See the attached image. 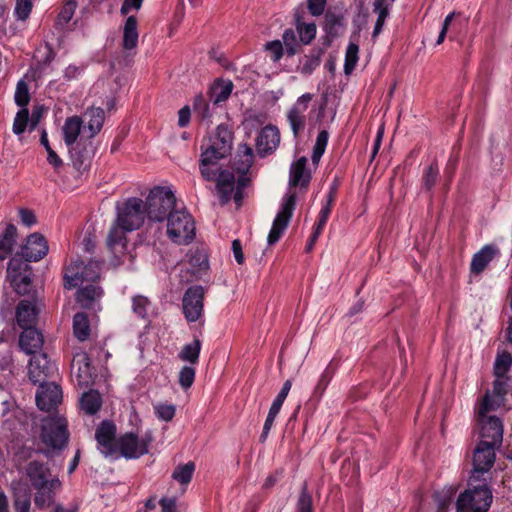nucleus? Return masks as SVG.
<instances>
[{"instance_id":"63","label":"nucleus","mask_w":512,"mask_h":512,"mask_svg":"<svg viewBox=\"0 0 512 512\" xmlns=\"http://www.w3.org/2000/svg\"><path fill=\"white\" fill-rule=\"evenodd\" d=\"M176 413V407L173 404H162V421H171Z\"/></svg>"},{"instance_id":"48","label":"nucleus","mask_w":512,"mask_h":512,"mask_svg":"<svg viewBox=\"0 0 512 512\" xmlns=\"http://www.w3.org/2000/svg\"><path fill=\"white\" fill-rule=\"evenodd\" d=\"M15 103L25 108L30 101V93L27 83L24 80H20L17 83L16 91L14 95Z\"/></svg>"},{"instance_id":"31","label":"nucleus","mask_w":512,"mask_h":512,"mask_svg":"<svg viewBox=\"0 0 512 512\" xmlns=\"http://www.w3.org/2000/svg\"><path fill=\"white\" fill-rule=\"evenodd\" d=\"M84 117L87 120V128L90 132V138H92L102 129L105 120V112L100 107H91L85 111Z\"/></svg>"},{"instance_id":"32","label":"nucleus","mask_w":512,"mask_h":512,"mask_svg":"<svg viewBox=\"0 0 512 512\" xmlns=\"http://www.w3.org/2000/svg\"><path fill=\"white\" fill-rule=\"evenodd\" d=\"M17 238V228L13 224H8L3 234L0 236V260L6 259L13 250Z\"/></svg>"},{"instance_id":"59","label":"nucleus","mask_w":512,"mask_h":512,"mask_svg":"<svg viewBox=\"0 0 512 512\" xmlns=\"http://www.w3.org/2000/svg\"><path fill=\"white\" fill-rule=\"evenodd\" d=\"M19 217L22 224L27 227H31L37 222L35 213L27 208H21L19 210Z\"/></svg>"},{"instance_id":"41","label":"nucleus","mask_w":512,"mask_h":512,"mask_svg":"<svg viewBox=\"0 0 512 512\" xmlns=\"http://www.w3.org/2000/svg\"><path fill=\"white\" fill-rule=\"evenodd\" d=\"M196 376V368L194 366L184 365L178 373V384L183 391H188Z\"/></svg>"},{"instance_id":"49","label":"nucleus","mask_w":512,"mask_h":512,"mask_svg":"<svg viewBox=\"0 0 512 512\" xmlns=\"http://www.w3.org/2000/svg\"><path fill=\"white\" fill-rule=\"evenodd\" d=\"M283 47L289 56H293L297 52V37L293 29H286L282 35Z\"/></svg>"},{"instance_id":"14","label":"nucleus","mask_w":512,"mask_h":512,"mask_svg":"<svg viewBox=\"0 0 512 512\" xmlns=\"http://www.w3.org/2000/svg\"><path fill=\"white\" fill-rule=\"evenodd\" d=\"M29 361L28 374L33 384H41L54 373L55 366L51 363L46 353L38 352L31 354Z\"/></svg>"},{"instance_id":"10","label":"nucleus","mask_w":512,"mask_h":512,"mask_svg":"<svg viewBox=\"0 0 512 512\" xmlns=\"http://www.w3.org/2000/svg\"><path fill=\"white\" fill-rule=\"evenodd\" d=\"M8 273L11 285L20 295L29 294L32 287L31 267L18 256H14L8 263Z\"/></svg>"},{"instance_id":"44","label":"nucleus","mask_w":512,"mask_h":512,"mask_svg":"<svg viewBox=\"0 0 512 512\" xmlns=\"http://www.w3.org/2000/svg\"><path fill=\"white\" fill-rule=\"evenodd\" d=\"M296 28L300 37V41L305 45L311 43V41L316 36V25L313 22L305 23L297 21Z\"/></svg>"},{"instance_id":"24","label":"nucleus","mask_w":512,"mask_h":512,"mask_svg":"<svg viewBox=\"0 0 512 512\" xmlns=\"http://www.w3.org/2000/svg\"><path fill=\"white\" fill-rule=\"evenodd\" d=\"M43 343V335L35 327L24 329L19 336V346L26 354H35L40 352Z\"/></svg>"},{"instance_id":"51","label":"nucleus","mask_w":512,"mask_h":512,"mask_svg":"<svg viewBox=\"0 0 512 512\" xmlns=\"http://www.w3.org/2000/svg\"><path fill=\"white\" fill-rule=\"evenodd\" d=\"M182 495H176V490L168 487L167 495L162 497V512H177V499Z\"/></svg>"},{"instance_id":"35","label":"nucleus","mask_w":512,"mask_h":512,"mask_svg":"<svg viewBox=\"0 0 512 512\" xmlns=\"http://www.w3.org/2000/svg\"><path fill=\"white\" fill-rule=\"evenodd\" d=\"M102 295V290L99 286L88 284L77 291V302L84 308H89L93 301Z\"/></svg>"},{"instance_id":"58","label":"nucleus","mask_w":512,"mask_h":512,"mask_svg":"<svg viewBox=\"0 0 512 512\" xmlns=\"http://www.w3.org/2000/svg\"><path fill=\"white\" fill-rule=\"evenodd\" d=\"M395 0H375L374 1V11L377 14H380L381 20L383 18H387L389 15V9Z\"/></svg>"},{"instance_id":"3","label":"nucleus","mask_w":512,"mask_h":512,"mask_svg":"<svg viewBox=\"0 0 512 512\" xmlns=\"http://www.w3.org/2000/svg\"><path fill=\"white\" fill-rule=\"evenodd\" d=\"M253 163V150L243 145L234 162L233 171L223 170L217 176L216 189L223 204L231 199L240 206L243 199V189L248 183L247 173Z\"/></svg>"},{"instance_id":"21","label":"nucleus","mask_w":512,"mask_h":512,"mask_svg":"<svg viewBox=\"0 0 512 512\" xmlns=\"http://www.w3.org/2000/svg\"><path fill=\"white\" fill-rule=\"evenodd\" d=\"M195 464L189 461L185 464H178L172 471L171 479L175 484H170V488L176 490V495H184L188 485L195 472Z\"/></svg>"},{"instance_id":"57","label":"nucleus","mask_w":512,"mask_h":512,"mask_svg":"<svg viewBox=\"0 0 512 512\" xmlns=\"http://www.w3.org/2000/svg\"><path fill=\"white\" fill-rule=\"evenodd\" d=\"M12 406L13 401L10 394L4 388L0 387V415H6Z\"/></svg>"},{"instance_id":"19","label":"nucleus","mask_w":512,"mask_h":512,"mask_svg":"<svg viewBox=\"0 0 512 512\" xmlns=\"http://www.w3.org/2000/svg\"><path fill=\"white\" fill-rule=\"evenodd\" d=\"M73 167L78 171H85L90 167L93 157L92 142L80 139L73 146H68Z\"/></svg>"},{"instance_id":"28","label":"nucleus","mask_w":512,"mask_h":512,"mask_svg":"<svg viewBox=\"0 0 512 512\" xmlns=\"http://www.w3.org/2000/svg\"><path fill=\"white\" fill-rule=\"evenodd\" d=\"M83 120L79 116L68 117L62 127L63 140L66 146H73L78 141Z\"/></svg>"},{"instance_id":"4","label":"nucleus","mask_w":512,"mask_h":512,"mask_svg":"<svg viewBox=\"0 0 512 512\" xmlns=\"http://www.w3.org/2000/svg\"><path fill=\"white\" fill-rule=\"evenodd\" d=\"M169 210L166 234L177 245H188L196 236L195 222L185 209H177V199L171 186H162V208Z\"/></svg>"},{"instance_id":"16","label":"nucleus","mask_w":512,"mask_h":512,"mask_svg":"<svg viewBox=\"0 0 512 512\" xmlns=\"http://www.w3.org/2000/svg\"><path fill=\"white\" fill-rule=\"evenodd\" d=\"M116 426L111 421H102L95 432L98 449L105 456L113 455L117 449Z\"/></svg>"},{"instance_id":"38","label":"nucleus","mask_w":512,"mask_h":512,"mask_svg":"<svg viewBox=\"0 0 512 512\" xmlns=\"http://www.w3.org/2000/svg\"><path fill=\"white\" fill-rule=\"evenodd\" d=\"M77 7L76 0H66L63 7L61 8L56 20H55V28L57 30H63L66 25L72 19L75 10Z\"/></svg>"},{"instance_id":"45","label":"nucleus","mask_w":512,"mask_h":512,"mask_svg":"<svg viewBox=\"0 0 512 512\" xmlns=\"http://www.w3.org/2000/svg\"><path fill=\"white\" fill-rule=\"evenodd\" d=\"M150 308L151 302L146 296L136 295L132 298V310L138 317L147 318Z\"/></svg>"},{"instance_id":"39","label":"nucleus","mask_w":512,"mask_h":512,"mask_svg":"<svg viewBox=\"0 0 512 512\" xmlns=\"http://www.w3.org/2000/svg\"><path fill=\"white\" fill-rule=\"evenodd\" d=\"M193 109L198 117L208 125L211 123L213 112L210 104L205 100L202 94H197L193 100Z\"/></svg>"},{"instance_id":"43","label":"nucleus","mask_w":512,"mask_h":512,"mask_svg":"<svg viewBox=\"0 0 512 512\" xmlns=\"http://www.w3.org/2000/svg\"><path fill=\"white\" fill-rule=\"evenodd\" d=\"M13 512H31V496L27 492H16L12 500Z\"/></svg>"},{"instance_id":"29","label":"nucleus","mask_w":512,"mask_h":512,"mask_svg":"<svg viewBox=\"0 0 512 512\" xmlns=\"http://www.w3.org/2000/svg\"><path fill=\"white\" fill-rule=\"evenodd\" d=\"M233 83L230 80H216L209 88V98L214 105L225 102L231 95Z\"/></svg>"},{"instance_id":"27","label":"nucleus","mask_w":512,"mask_h":512,"mask_svg":"<svg viewBox=\"0 0 512 512\" xmlns=\"http://www.w3.org/2000/svg\"><path fill=\"white\" fill-rule=\"evenodd\" d=\"M498 250L493 245H485L472 257L470 270L472 273H481L492 261Z\"/></svg>"},{"instance_id":"5","label":"nucleus","mask_w":512,"mask_h":512,"mask_svg":"<svg viewBox=\"0 0 512 512\" xmlns=\"http://www.w3.org/2000/svg\"><path fill=\"white\" fill-rule=\"evenodd\" d=\"M512 365V356L508 352L499 353L495 359L493 372L495 380L491 390L476 402L475 407L481 408V413L488 409L497 411L504 405L505 395L507 393V380L505 375Z\"/></svg>"},{"instance_id":"1","label":"nucleus","mask_w":512,"mask_h":512,"mask_svg":"<svg viewBox=\"0 0 512 512\" xmlns=\"http://www.w3.org/2000/svg\"><path fill=\"white\" fill-rule=\"evenodd\" d=\"M117 216L107 235L106 244L113 254L111 263L117 267L127 257L126 233L139 229L147 217L151 222L160 221V186L150 190L146 200L131 197L116 205Z\"/></svg>"},{"instance_id":"23","label":"nucleus","mask_w":512,"mask_h":512,"mask_svg":"<svg viewBox=\"0 0 512 512\" xmlns=\"http://www.w3.org/2000/svg\"><path fill=\"white\" fill-rule=\"evenodd\" d=\"M280 143V132L277 127L265 126L257 137L256 148L264 156L276 150Z\"/></svg>"},{"instance_id":"37","label":"nucleus","mask_w":512,"mask_h":512,"mask_svg":"<svg viewBox=\"0 0 512 512\" xmlns=\"http://www.w3.org/2000/svg\"><path fill=\"white\" fill-rule=\"evenodd\" d=\"M201 351V342L199 339H194L192 342L184 345L178 354L180 360L188 362L189 366H194L199 361Z\"/></svg>"},{"instance_id":"56","label":"nucleus","mask_w":512,"mask_h":512,"mask_svg":"<svg viewBox=\"0 0 512 512\" xmlns=\"http://www.w3.org/2000/svg\"><path fill=\"white\" fill-rule=\"evenodd\" d=\"M438 174H439L438 166L434 165V164H431L425 170V173L423 175V184L428 190H430L434 186V184L437 180Z\"/></svg>"},{"instance_id":"46","label":"nucleus","mask_w":512,"mask_h":512,"mask_svg":"<svg viewBox=\"0 0 512 512\" xmlns=\"http://www.w3.org/2000/svg\"><path fill=\"white\" fill-rule=\"evenodd\" d=\"M40 143L45 147V150L47 151V161L49 164H51L55 170L62 167L63 161L62 159L57 155V153L51 148L47 133L45 130L42 131L41 137H40Z\"/></svg>"},{"instance_id":"25","label":"nucleus","mask_w":512,"mask_h":512,"mask_svg":"<svg viewBox=\"0 0 512 512\" xmlns=\"http://www.w3.org/2000/svg\"><path fill=\"white\" fill-rule=\"evenodd\" d=\"M61 487V481H54L52 486L49 484L42 487L33 488L35 490L33 497L35 507L40 510H44L52 506L55 502L56 494L58 491H60Z\"/></svg>"},{"instance_id":"26","label":"nucleus","mask_w":512,"mask_h":512,"mask_svg":"<svg viewBox=\"0 0 512 512\" xmlns=\"http://www.w3.org/2000/svg\"><path fill=\"white\" fill-rule=\"evenodd\" d=\"M307 159L305 157L299 158L296 162L292 163L290 167V177H289V185L290 186H307L310 179L311 174L306 169Z\"/></svg>"},{"instance_id":"60","label":"nucleus","mask_w":512,"mask_h":512,"mask_svg":"<svg viewBox=\"0 0 512 512\" xmlns=\"http://www.w3.org/2000/svg\"><path fill=\"white\" fill-rule=\"evenodd\" d=\"M143 0H124L120 9V13L126 16L131 10L138 11L142 6Z\"/></svg>"},{"instance_id":"30","label":"nucleus","mask_w":512,"mask_h":512,"mask_svg":"<svg viewBox=\"0 0 512 512\" xmlns=\"http://www.w3.org/2000/svg\"><path fill=\"white\" fill-rule=\"evenodd\" d=\"M138 22L135 16H129L123 27L122 46L125 50L135 49L138 44Z\"/></svg>"},{"instance_id":"34","label":"nucleus","mask_w":512,"mask_h":512,"mask_svg":"<svg viewBox=\"0 0 512 512\" xmlns=\"http://www.w3.org/2000/svg\"><path fill=\"white\" fill-rule=\"evenodd\" d=\"M89 317L84 312H78L73 317V333L81 342L86 341L90 336Z\"/></svg>"},{"instance_id":"55","label":"nucleus","mask_w":512,"mask_h":512,"mask_svg":"<svg viewBox=\"0 0 512 512\" xmlns=\"http://www.w3.org/2000/svg\"><path fill=\"white\" fill-rule=\"evenodd\" d=\"M32 0H17L15 14L19 20H26L32 10Z\"/></svg>"},{"instance_id":"52","label":"nucleus","mask_w":512,"mask_h":512,"mask_svg":"<svg viewBox=\"0 0 512 512\" xmlns=\"http://www.w3.org/2000/svg\"><path fill=\"white\" fill-rule=\"evenodd\" d=\"M265 51L269 54L271 60L273 62H278L284 53V47L280 40H273L270 42H267L264 45Z\"/></svg>"},{"instance_id":"7","label":"nucleus","mask_w":512,"mask_h":512,"mask_svg":"<svg viewBox=\"0 0 512 512\" xmlns=\"http://www.w3.org/2000/svg\"><path fill=\"white\" fill-rule=\"evenodd\" d=\"M67 420L62 416L47 417L42 422L41 441L53 450L61 451L68 443Z\"/></svg>"},{"instance_id":"62","label":"nucleus","mask_w":512,"mask_h":512,"mask_svg":"<svg viewBox=\"0 0 512 512\" xmlns=\"http://www.w3.org/2000/svg\"><path fill=\"white\" fill-rule=\"evenodd\" d=\"M191 110L189 106H184L178 112V124L180 127H185L190 121Z\"/></svg>"},{"instance_id":"20","label":"nucleus","mask_w":512,"mask_h":512,"mask_svg":"<svg viewBox=\"0 0 512 512\" xmlns=\"http://www.w3.org/2000/svg\"><path fill=\"white\" fill-rule=\"evenodd\" d=\"M312 97L313 95L310 93L301 95L288 112V121L294 137H297L298 133L304 128L305 112L308 109Z\"/></svg>"},{"instance_id":"53","label":"nucleus","mask_w":512,"mask_h":512,"mask_svg":"<svg viewBox=\"0 0 512 512\" xmlns=\"http://www.w3.org/2000/svg\"><path fill=\"white\" fill-rule=\"evenodd\" d=\"M297 512H313L312 496L304 485L297 502Z\"/></svg>"},{"instance_id":"17","label":"nucleus","mask_w":512,"mask_h":512,"mask_svg":"<svg viewBox=\"0 0 512 512\" xmlns=\"http://www.w3.org/2000/svg\"><path fill=\"white\" fill-rule=\"evenodd\" d=\"M49 247L45 237L40 233L31 234L21 247L20 255H17L24 262L39 261L48 253Z\"/></svg>"},{"instance_id":"61","label":"nucleus","mask_w":512,"mask_h":512,"mask_svg":"<svg viewBox=\"0 0 512 512\" xmlns=\"http://www.w3.org/2000/svg\"><path fill=\"white\" fill-rule=\"evenodd\" d=\"M325 6L326 0H308V10L313 16H320Z\"/></svg>"},{"instance_id":"33","label":"nucleus","mask_w":512,"mask_h":512,"mask_svg":"<svg viewBox=\"0 0 512 512\" xmlns=\"http://www.w3.org/2000/svg\"><path fill=\"white\" fill-rule=\"evenodd\" d=\"M228 139L223 137L222 139V147L220 149H216L214 145L208 147L201 155L202 164H210L216 165L217 161L225 156V154L230 150V136Z\"/></svg>"},{"instance_id":"6","label":"nucleus","mask_w":512,"mask_h":512,"mask_svg":"<svg viewBox=\"0 0 512 512\" xmlns=\"http://www.w3.org/2000/svg\"><path fill=\"white\" fill-rule=\"evenodd\" d=\"M492 492L485 479L473 481L469 478V487L460 494L457 500L458 512H485L492 503Z\"/></svg>"},{"instance_id":"47","label":"nucleus","mask_w":512,"mask_h":512,"mask_svg":"<svg viewBox=\"0 0 512 512\" xmlns=\"http://www.w3.org/2000/svg\"><path fill=\"white\" fill-rule=\"evenodd\" d=\"M327 143H328V133L325 130H323V131L319 132L316 142H315V145H314V148H313L312 157H311L313 163L317 164L320 161L322 155L325 152Z\"/></svg>"},{"instance_id":"12","label":"nucleus","mask_w":512,"mask_h":512,"mask_svg":"<svg viewBox=\"0 0 512 512\" xmlns=\"http://www.w3.org/2000/svg\"><path fill=\"white\" fill-rule=\"evenodd\" d=\"M26 477L32 488H38L45 485L52 486L54 481L60 482L56 474H53L47 463L33 460L25 467Z\"/></svg>"},{"instance_id":"18","label":"nucleus","mask_w":512,"mask_h":512,"mask_svg":"<svg viewBox=\"0 0 512 512\" xmlns=\"http://www.w3.org/2000/svg\"><path fill=\"white\" fill-rule=\"evenodd\" d=\"M118 450L126 458H138L148 452V441L139 439L132 432L125 433L118 441Z\"/></svg>"},{"instance_id":"22","label":"nucleus","mask_w":512,"mask_h":512,"mask_svg":"<svg viewBox=\"0 0 512 512\" xmlns=\"http://www.w3.org/2000/svg\"><path fill=\"white\" fill-rule=\"evenodd\" d=\"M39 314L36 300H21L16 307V322L20 328L35 327Z\"/></svg>"},{"instance_id":"50","label":"nucleus","mask_w":512,"mask_h":512,"mask_svg":"<svg viewBox=\"0 0 512 512\" xmlns=\"http://www.w3.org/2000/svg\"><path fill=\"white\" fill-rule=\"evenodd\" d=\"M29 123V111L27 108L20 109L13 122V132L16 135H21L26 130V127Z\"/></svg>"},{"instance_id":"15","label":"nucleus","mask_w":512,"mask_h":512,"mask_svg":"<svg viewBox=\"0 0 512 512\" xmlns=\"http://www.w3.org/2000/svg\"><path fill=\"white\" fill-rule=\"evenodd\" d=\"M62 401V390L55 382H44L39 384L36 393V404L40 410L50 411L57 407Z\"/></svg>"},{"instance_id":"8","label":"nucleus","mask_w":512,"mask_h":512,"mask_svg":"<svg viewBox=\"0 0 512 512\" xmlns=\"http://www.w3.org/2000/svg\"><path fill=\"white\" fill-rule=\"evenodd\" d=\"M100 277V263L96 260H90L87 264L77 260L72 262L64 274V287L72 289L78 286L80 282H95Z\"/></svg>"},{"instance_id":"36","label":"nucleus","mask_w":512,"mask_h":512,"mask_svg":"<svg viewBox=\"0 0 512 512\" xmlns=\"http://www.w3.org/2000/svg\"><path fill=\"white\" fill-rule=\"evenodd\" d=\"M101 404V396L95 390L84 392L80 398L81 409L89 415L97 413L101 408Z\"/></svg>"},{"instance_id":"2","label":"nucleus","mask_w":512,"mask_h":512,"mask_svg":"<svg viewBox=\"0 0 512 512\" xmlns=\"http://www.w3.org/2000/svg\"><path fill=\"white\" fill-rule=\"evenodd\" d=\"M495 411L474 407L476 421L480 426V442L473 453V470L470 477L473 481L481 482L482 476L487 473L495 462V449L503 440V425Z\"/></svg>"},{"instance_id":"64","label":"nucleus","mask_w":512,"mask_h":512,"mask_svg":"<svg viewBox=\"0 0 512 512\" xmlns=\"http://www.w3.org/2000/svg\"><path fill=\"white\" fill-rule=\"evenodd\" d=\"M232 251L236 262L238 264H242L244 262V255L242 252V245L239 240H234L232 242Z\"/></svg>"},{"instance_id":"54","label":"nucleus","mask_w":512,"mask_h":512,"mask_svg":"<svg viewBox=\"0 0 512 512\" xmlns=\"http://www.w3.org/2000/svg\"><path fill=\"white\" fill-rule=\"evenodd\" d=\"M189 263L199 270L206 269L208 267V259L205 252L201 250H195L188 254Z\"/></svg>"},{"instance_id":"40","label":"nucleus","mask_w":512,"mask_h":512,"mask_svg":"<svg viewBox=\"0 0 512 512\" xmlns=\"http://www.w3.org/2000/svg\"><path fill=\"white\" fill-rule=\"evenodd\" d=\"M359 59V46L354 42H350L345 53L344 73L349 75L355 69Z\"/></svg>"},{"instance_id":"9","label":"nucleus","mask_w":512,"mask_h":512,"mask_svg":"<svg viewBox=\"0 0 512 512\" xmlns=\"http://www.w3.org/2000/svg\"><path fill=\"white\" fill-rule=\"evenodd\" d=\"M296 205V196L294 193L287 194L282 200L280 210L278 211L271 230L267 237V242L269 245H274L279 241L282 234L288 227V224L293 215V211Z\"/></svg>"},{"instance_id":"42","label":"nucleus","mask_w":512,"mask_h":512,"mask_svg":"<svg viewBox=\"0 0 512 512\" xmlns=\"http://www.w3.org/2000/svg\"><path fill=\"white\" fill-rule=\"evenodd\" d=\"M333 201H334V196H333V193L330 192L329 195L327 196V201H326L325 205H323V207L321 208V211L319 213L318 222L314 229L315 237H319L320 233L322 232L323 228L325 227V225L328 221L329 215L331 213V206H332Z\"/></svg>"},{"instance_id":"13","label":"nucleus","mask_w":512,"mask_h":512,"mask_svg":"<svg viewBox=\"0 0 512 512\" xmlns=\"http://www.w3.org/2000/svg\"><path fill=\"white\" fill-rule=\"evenodd\" d=\"M71 377L80 388H86L93 383L91 359L86 352L74 355L71 362Z\"/></svg>"},{"instance_id":"11","label":"nucleus","mask_w":512,"mask_h":512,"mask_svg":"<svg viewBox=\"0 0 512 512\" xmlns=\"http://www.w3.org/2000/svg\"><path fill=\"white\" fill-rule=\"evenodd\" d=\"M182 308L188 322H196L203 315L204 289L201 286H192L183 296Z\"/></svg>"}]
</instances>
